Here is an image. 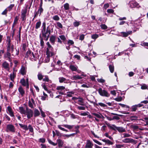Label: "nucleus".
<instances>
[{"instance_id": "a211bd4d", "label": "nucleus", "mask_w": 148, "mask_h": 148, "mask_svg": "<svg viewBox=\"0 0 148 148\" xmlns=\"http://www.w3.org/2000/svg\"><path fill=\"white\" fill-rule=\"evenodd\" d=\"M43 9L42 8V7H39V9L38 11L36 12L35 16H36V15H39V16H40L42 12H43Z\"/></svg>"}, {"instance_id": "39448f33", "label": "nucleus", "mask_w": 148, "mask_h": 148, "mask_svg": "<svg viewBox=\"0 0 148 148\" xmlns=\"http://www.w3.org/2000/svg\"><path fill=\"white\" fill-rule=\"evenodd\" d=\"M48 141L49 143L50 144L54 146L56 145L57 144H58V146L59 147H62L64 144V142H63V141L60 139H58L56 141L57 143H54L50 139H49Z\"/></svg>"}, {"instance_id": "f03ea898", "label": "nucleus", "mask_w": 148, "mask_h": 148, "mask_svg": "<svg viewBox=\"0 0 148 148\" xmlns=\"http://www.w3.org/2000/svg\"><path fill=\"white\" fill-rule=\"evenodd\" d=\"M28 5H26L25 8L23 9L21 11V18L22 21L25 22L27 18V10Z\"/></svg>"}, {"instance_id": "37998d69", "label": "nucleus", "mask_w": 148, "mask_h": 148, "mask_svg": "<svg viewBox=\"0 0 148 148\" xmlns=\"http://www.w3.org/2000/svg\"><path fill=\"white\" fill-rule=\"evenodd\" d=\"M16 76V75H14L12 74H10V78L11 80L13 82H14V79L15 77Z\"/></svg>"}, {"instance_id": "7c9ffc66", "label": "nucleus", "mask_w": 148, "mask_h": 148, "mask_svg": "<svg viewBox=\"0 0 148 148\" xmlns=\"http://www.w3.org/2000/svg\"><path fill=\"white\" fill-rule=\"evenodd\" d=\"M40 45L42 47V48H43V47H44V42L43 40V38L41 37L40 35Z\"/></svg>"}, {"instance_id": "20e7f679", "label": "nucleus", "mask_w": 148, "mask_h": 148, "mask_svg": "<svg viewBox=\"0 0 148 148\" xmlns=\"http://www.w3.org/2000/svg\"><path fill=\"white\" fill-rule=\"evenodd\" d=\"M9 38L8 40V43L7 44V51L6 53H10V52H11L12 53L14 50V46L13 45H11V40L10 39V37H7V38Z\"/></svg>"}, {"instance_id": "72a5a7b5", "label": "nucleus", "mask_w": 148, "mask_h": 148, "mask_svg": "<svg viewBox=\"0 0 148 148\" xmlns=\"http://www.w3.org/2000/svg\"><path fill=\"white\" fill-rule=\"evenodd\" d=\"M65 89V87L63 86H58L57 87L56 89L58 90H64Z\"/></svg>"}, {"instance_id": "de8ad7c7", "label": "nucleus", "mask_w": 148, "mask_h": 148, "mask_svg": "<svg viewBox=\"0 0 148 148\" xmlns=\"http://www.w3.org/2000/svg\"><path fill=\"white\" fill-rule=\"evenodd\" d=\"M49 79L48 78V77L46 75L45 76V78L43 79V81H46L48 82L49 81Z\"/></svg>"}, {"instance_id": "a19ab883", "label": "nucleus", "mask_w": 148, "mask_h": 148, "mask_svg": "<svg viewBox=\"0 0 148 148\" xmlns=\"http://www.w3.org/2000/svg\"><path fill=\"white\" fill-rule=\"evenodd\" d=\"M41 24V23L40 21L38 22L36 24L35 28L36 29H38L40 26Z\"/></svg>"}, {"instance_id": "603ef678", "label": "nucleus", "mask_w": 148, "mask_h": 148, "mask_svg": "<svg viewBox=\"0 0 148 148\" xmlns=\"http://www.w3.org/2000/svg\"><path fill=\"white\" fill-rule=\"evenodd\" d=\"M59 37L63 40L64 41L66 40V38L64 35H61L59 36Z\"/></svg>"}, {"instance_id": "79ce46f5", "label": "nucleus", "mask_w": 148, "mask_h": 148, "mask_svg": "<svg viewBox=\"0 0 148 148\" xmlns=\"http://www.w3.org/2000/svg\"><path fill=\"white\" fill-rule=\"evenodd\" d=\"M52 18L54 20L56 21H58L60 20L59 17L57 15L53 16Z\"/></svg>"}, {"instance_id": "aec40b11", "label": "nucleus", "mask_w": 148, "mask_h": 148, "mask_svg": "<svg viewBox=\"0 0 148 148\" xmlns=\"http://www.w3.org/2000/svg\"><path fill=\"white\" fill-rule=\"evenodd\" d=\"M117 130L121 133L125 132L126 131L125 129L123 127H118Z\"/></svg>"}, {"instance_id": "bb28decb", "label": "nucleus", "mask_w": 148, "mask_h": 148, "mask_svg": "<svg viewBox=\"0 0 148 148\" xmlns=\"http://www.w3.org/2000/svg\"><path fill=\"white\" fill-rule=\"evenodd\" d=\"M109 70L111 73H113L114 71V67L113 65H110L109 66Z\"/></svg>"}, {"instance_id": "c756f323", "label": "nucleus", "mask_w": 148, "mask_h": 148, "mask_svg": "<svg viewBox=\"0 0 148 148\" xmlns=\"http://www.w3.org/2000/svg\"><path fill=\"white\" fill-rule=\"evenodd\" d=\"M86 107L87 108V107L85 106H79L77 107V108L80 110H84L86 108Z\"/></svg>"}, {"instance_id": "4c0bfd02", "label": "nucleus", "mask_w": 148, "mask_h": 148, "mask_svg": "<svg viewBox=\"0 0 148 148\" xmlns=\"http://www.w3.org/2000/svg\"><path fill=\"white\" fill-rule=\"evenodd\" d=\"M138 117L136 116H132L130 117V120L131 121L136 120H137Z\"/></svg>"}, {"instance_id": "e433bc0d", "label": "nucleus", "mask_w": 148, "mask_h": 148, "mask_svg": "<svg viewBox=\"0 0 148 148\" xmlns=\"http://www.w3.org/2000/svg\"><path fill=\"white\" fill-rule=\"evenodd\" d=\"M14 6V4L10 5L8 7V11L10 12Z\"/></svg>"}, {"instance_id": "4d7b16f0", "label": "nucleus", "mask_w": 148, "mask_h": 148, "mask_svg": "<svg viewBox=\"0 0 148 148\" xmlns=\"http://www.w3.org/2000/svg\"><path fill=\"white\" fill-rule=\"evenodd\" d=\"M132 127L134 130H137L138 128V127L137 125H132Z\"/></svg>"}, {"instance_id": "f257e3e1", "label": "nucleus", "mask_w": 148, "mask_h": 148, "mask_svg": "<svg viewBox=\"0 0 148 148\" xmlns=\"http://www.w3.org/2000/svg\"><path fill=\"white\" fill-rule=\"evenodd\" d=\"M43 28L42 30V35L43 37L47 38L46 40H47L49 37L51 33V29L49 26H48L46 29L45 23H43Z\"/></svg>"}, {"instance_id": "9d476101", "label": "nucleus", "mask_w": 148, "mask_h": 148, "mask_svg": "<svg viewBox=\"0 0 148 148\" xmlns=\"http://www.w3.org/2000/svg\"><path fill=\"white\" fill-rule=\"evenodd\" d=\"M108 127L110 129H111L114 131H116L117 130L118 127H116L114 125H110V124H107Z\"/></svg>"}, {"instance_id": "473e14b6", "label": "nucleus", "mask_w": 148, "mask_h": 148, "mask_svg": "<svg viewBox=\"0 0 148 148\" xmlns=\"http://www.w3.org/2000/svg\"><path fill=\"white\" fill-rule=\"evenodd\" d=\"M138 4L137 2L135 1H133L131 3V6H132V7H135L137 6Z\"/></svg>"}, {"instance_id": "f8f14e48", "label": "nucleus", "mask_w": 148, "mask_h": 148, "mask_svg": "<svg viewBox=\"0 0 148 148\" xmlns=\"http://www.w3.org/2000/svg\"><path fill=\"white\" fill-rule=\"evenodd\" d=\"M26 71L25 70V67L24 66H22L20 71L19 73L22 75H25L26 73Z\"/></svg>"}, {"instance_id": "c03bdc74", "label": "nucleus", "mask_w": 148, "mask_h": 148, "mask_svg": "<svg viewBox=\"0 0 148 148\" xmlns=\"http://www.w3.org/2000/svg\"><path fill=\"white\" fill-rule=\"evenodd\" d=\"M137 107L136 105H135V106H132V108H131V109H132L131 111H135L137 109Z\"/></svg>"}, {"instance_id": "774afa93", "label": "nucleus", "mask_w": 148, "mask_h": 148, "mask_svg": "<svg viewBox=\"0 0 148 148\" xmlns=\"http://www.w3.org/2000/svg\"><path fill=\"white\" fill-rule=\"evenodd\" d=\"M78 98V99H79L78 100V102H79L81 103H84V102L83 101V99L82 98Z\"/></svg>"}, {"instance_id": "dca6fc26", "label": "nucleus", "mask_w": 148, "mask_h": 148, "mask_svg": "<svg viewBox=\"0 0 148 148\" xmlns=\"http://www.w3.org/2000/svg\"><path fill=\"white\" fill-rule=\"evenodd\" d=\"M93 145V144L92 143L90 140H88L87 141L86 144L85 146V147L87 148H91Z\"/></svg>"}, {"instance_id": "a878e982", "label": "nucleus", "mask_w": 148, "mask_h": 148, "mask_svg": "<svg viewBox=\"0 0 148 148\" xmlns=\"http://www.w3.org/2000/svg\"><path fill=\"white\" fill-rule=\"evenodd\" d=\"M33 115V112L31 110H28V119L32 117Z\"/></svg>"}, {"instance_id": "5701e85b", "label": "nucleus", "mask_w": 148, "mask_h": 148, "mask_svg": "<svg viewBox=\"0 0 148 148\" xmlns=\"http://www.w3.org/2000/svg\"><path fill=\"white\" fill-rule=\"evenodd\" d=\"M55 38L56 37L53 35H52L51 36L50 38V41L51 43L53 44H54L55 42Z\"/></svg>"}, {"instance_id": "f3484780", "label": "nucleus", "mask_w": 148, "mask_h": 148, "mask_svg": "<svg viewBox=\"0 0 148 148\" xmlns=\"http://www.w3.org/2000/svg\"><path fill=\"white\" fill-rule=\"evenodd\" d=\"M69 68L71 69L72 71H77L78 68V67L74 65H71L69 66Z\"/></svg>"}, {"instance_id": "864d4df0", "label": "nucleus", "mask_w": 148, "mask_h": 148, "mask_svg": "<svg viewBox=\"0 0 148 148\" xmlns=\"http://www.w3.org/2000/svg\"><path fill=\"white\" fill-rule=\"evenodd\" d=\"M57 26L60 28H62L63 27L61 23L59 22L57 23Z\"/></svg>"}, {"instance_id": "3c124183", "label": "nucleus", "mask_w": 148, "mask_h": 148, "mask_svg": "<svg viewBox=\"0 0 148 148\" xmlns=\"http://www.w3.org/2000/svg\"><path fill=\"white\" fill-rule=\"evenodd\" d=\"M53 50V48L51 45H49L48 47V48H47V52L49 51V50Z\"/></svg>"}, {"instance_id": "9b49d317", "label": "nucleus", "mask_w": 148, "mask_h": 148, "mask_svg": "<svg viewBox=\"0 0 148 148\" xmlns=\"http://www.w3.org/2000/svg\"><path fill=\"white\" fill-rule=\"evenodd\" d=\"M18 91L22 97L24 96L25 94V91L21 86H20L18 88Z\"/></svg>"}, {"instance_id": "6e6d98bb", "label": "nucleus", "mask_w": 148, "mask_h": 148, "mask_svg": "<svg viewBox=\"0 0 148 148\" xmlns=\"http://www.w3.org/2000/svg\"><path fill=\"white\" fill-rule=\"evenodd\" d=\"M14 67H15V68L17 67V66L18 63V62L17 60H14Z\"/></svg>"}, {"instance_id": "680f3d73", "label": "nucleus", "mask_w": 148, "mask_h": 148, "mask_svg": "<svg viewBox=\"0 0 148 148\" xmlns=\"http://www.w3.org/2000/svg\"><path fill=\"white\" fill-rule=\"evenodd\" d=\"M84 34L81 35L79 37V39L81 40H83L84 38Z\"/></svg>"}, {"instance_id": "ddd939ff", "label": "nucleus", "mask_w": 148, "mask_h": 148, "mask_svg": "<svg viewBox=\"0 0 148 148\" xmlns=\"http://www.w3.org/2000/svg\"><path fill=\"white\" fill-rule=\"evenodd\" d=\"M8 110L9 112V114L11 117L14 116V112H13L12 108L10 106H8L7 107Z\"/></svg>"}, {"instance_id": "09e8293b", "label": "nucleus", "mask_w": 148, "mask_h": 148, "mask_svg": "<svg viewBox=\"0 0 148 148\" xmlns=\"http://www.w3.org/2000/svg\"><path fill=\"white\" fill-rule=\"evenodd\" d=\"M101 27L102 29H107L108 27L105 24H102L101 25Z\"/></svg>"}, {"instance_id": "393cba45", "label": "nucleus", "mask_w": 148, "mask_h": 148, "mask_svg": "<svg viewBox=\"0 0 148 148\" xmlns=\"http://www.w3.org/2000/svg\"><path fill=\"white\" fill-rule=\"evenodd\" d=\"M92 114L99 118H101V117H103L102 115L100 114H99L95 113H92Z\"/></svg>"}, {"instance_id": "7ed1b4c3", "label": "nucleus", "mask_w": 148, "mask_h": 148, "mask_svg": "<svg viewBox=\"0 0 148 148\" xmlns=\"http://www.w3.org/2000/svg\"><path fill=\"white\" fill-rule=\"evenodd\" d=\"M23 106L19 108V112L22 114L26 115L28 117V107L25 103L24 104Z\"/></svg>"}, {"instance_id": "412c9836", "label": "nucleus", "mask_w": 148, "mask_h": 148, "mask_svg": "<svg viewBox=\"0 0 148 148\" xmlns=\"http://www.w3.org/2000/svg\"><path fill=\"white\" fill-rule=\"evenodd\" d=\"M90 102L92 103H93L94 105H95L97 106H98V105H99L100 106L103 107H105L107 106L106 105L102 103H95V102H94L93 101H91Z\"/></svg>"}, {"instance_id": "58836bf2", "label": "nucleus", "mask_w": 148, "mask_h": 148, "mask_svg": "<svg viewBox=\"0 0 148 148\" xmlns=\"http://www.w3.org/2000/svg\"><path fill=\"white\" fill-rule=\"evenodd\" d=\"M27 46L25 43H23L22 45V50L23 51L25 52L27 49Z\"/></svg>"}, {"instance_id": "052dcab7", "label": "nucleus", "mask_w": 148, "mask_h": 148, "mask_svg": "<svg viewBox=\"0 0 148 148\" xmlns=\"http://www.w3.org/2000/svg\"><path fill=\"white\" fill-rule=\"evenodd\" d=\"M74 26L75 27H77L79 25V22H75L73 23Z\"/></svg>"}, {"instance_id": "ea45409f", "label": "nucleus", "mask_w": 148, "mask_h": 148, "mask_svg": "<svg viewBox=\"0 0 148 148\" xmlns=\"http://www.w3.org/2000/svg\"><path fill=\"white\" fill-rule=\"evenodd\" d=\"M99 37L98 35L97 34H94L92 35L91 36V38L93 39H94L95 40L97 38Z\"/></svg>"}, {"instance_id": "4be33fe9", "label": "nucleus", "mask_w": 148, "mask_h": 148, "mask_svg": "<svg viewBox=\"0 0 148 148\" xmlns=\"http://www.w3.org/2000/svg\"><path fill=\"white\" fill-rule=\"evenodd\" d=\"M23 130H28V127L27 125H23L22 124H19Z\"/></svg>"}, {"instance_id": "8fccbe9b", "label": "nucleus", "mask_w": 148, "mask_h": 148, "mask_svg": "<svg viewBox=\"0 0 148 148\" xmlns=\"http://www.w3.org/2000/svg\"><path fill=\"white\" fill-rule=\"evenodd\" d=\"M119 104L123 108H129L128 106L126 105L122 104L121 103H119Z\"/></svg>"}, {"instance_id": "b1692460", "label": "nucleus", "mask_w": 148, "mask_h": 148, "mask_svg": "<svg viewBox=\"0 0 148 148\" xmlns=\"http://www.w3.org/2000/svg\"><path fill=\"white\" fill-rule=\"evenodd\" d=\"M40 114L39 111L36 109H35L34 111V116L35 117L38 116Z\"/></svg>"}, {"instance_id": "f704fd0d", "label": "nucleus", "mask_w": 148, "mask_h": 148, "mask_svg": "<svg viewBox=\"0 0 148 148\" xmlns=\"http://www.w3.org/2000/svg\"><path fill=\"white\" fill-rule=\"evenodd\" d=\"M38 78L39 80H41L43 78V76L42 75L41 73H39L38 75Z\"/></svg>"}, {"instance_id": "423d86ee", "label": "nucleus", "mask_w": 148, "mask_h": 148, "mask_svg": "<svg viewBox=\"0 0 148 148\" xmlns=\"http://www.w3.org/2000/svg\"><path fill=\"white\" fill-rule=\"evenodd\" d=\"M98 91L100 95L102 96L108 97L110 96V94L108 92L104 90H102L101 88H99Z\"/></svg>"}, {"instance_id": "13d9d810", "label": "nucleus", "mask_w": 148, "mask_h": 148, "mask_svg": "<svg viewBox=\"0 0 148 148\" xmlns=\"http://www.w3.org/2000/svg\"><path fill=\"white\" fill-rule=\"evenodd\" d=\"M108 13H113L114 12V10L112 9H108L107 10Z\"/></svg>"}, {"instance_id": "e2e57ef3", "label": "nucleus", "mask_w": 148, "mask_h": 148, "mask_svg": "<svg viewBox=\"0 0 148 148\" xmlns=\"http://www.w3.org/2000/svg\"><path fill=\"white\" fill-rule=\"evenodd\" d=\"M28 129H29L30 132H33V129L32 127L30 125L28 126Z\"/></svg>"}, {"instance_id": "0e129e2a", "label": "nucleus", "mask_w": 148, "mask_h": 148, "mask_svg": "<svg viewBox=\"0 0 148 148\" xmlns=\"http://www.w3.org/2000/svg\"><path fill=\"white\" fill-rule=\"evenodd\" d=\"M114 100L117 101H121L122 100V98L121 97L116 98H115Z\"/></svg>"}, {"instance_id": "2eb2a0df", "label": "nucleus", "mask_w": 148, "mask_h": 148, "mask_svg": "<svg viewBox=\"0 0 148 148\" xmlns=\"http://www.w3.org/2000/svg\"><path fill=\"white\" fill-rule=\"evenodd\" d=\"M82 77L78 75H76L71 77V79L74 80H78L81 79Z\"/></svg>"}, {"instance_id": "a18cd8bd", "label": "nucleus", "mask_w": 148, "mask_h": 148, "mask_svg": "<svg viewBox=\"0 0 148 148\" xmlns=\"http://www.w3.org/2000/svg\"><path fill=\"white\" fill-rule=\"evenodd\" d=\"M121 34L123 35V37H127L130 34L128 33L122 32L121 33Z\"/></svg>"}, {"instance_id": "1a4fd4ad", "label": "nucleus", "mask_w": 148, "mask_h": 148, "mask_svg": "<svg viewBox=\"0 0 148 148\" xmlns=\"http://www.w3.org/2000/svg\"><path fill=\"white\" fill-rule=\"evenodd\" d=\"M122 141L125 143H133L134 141V140L130 138H125L122 140Z\"/></svg>"}, {"instance_id": "c85d7f7f", "label": "nucleus", "mask_w": 148, "mask_h": 148, "mask_svg": "<svg viewBox=\"0 0 148 148\" xmlns=\"http://www.w3.org/2000/svg\"><path fill=\"white\" fill-rule=\"evenodd\" d=\"M62 126H63L64 127L67 128L69 129H72L73 128V125H67V124L63 125H62Z\"/></svg>"}, {"instance_id": "5fc2aeb1", "label": "nucleus", "mask_w": 148, "mask_h": 148, "mask_svg": "<svg viewBox=\"0 0 148 148\" xmlns=\"http://www.w3.org/2000/svg\"><path fill=\"white\" fill-rule=\"evenodd\" d=\"M123 138H124L129 137L131 136L130 134L127 133H124L123 134Z\"/></svg>"}, {"instance_id": "bf43d9fd", "label": "nucleus", "mask_w": 148, "mask_h": 148, "mask_svg": "<svg viewBox=\"0 0 148 148\" xmlns=\"http://www.w3.org/2000/svg\"><path fill=\"white\" fill-rule=\"evenodd\" d=\"M97 80L99 82L101 83H104L105 82V80L102 79H97Z\"/></svg>"}, {"instance_id": "69168bd1", "label": "nucleus", "mask_w": 148, "mask_h": 148, "mask_svg": "<svg viewBox=\"0 0 148 148\" xmlns=\"http://www.w3.org/2000/svg\"><path fill=\"white\" fill-rule=\"evenodd\" d=\"M116 147L117 148H121L123 147V145H116Z\"/></svg>"}, {"instance_id": "2f4dec72", "label": "nucleus", "mask_w": 148, "mask_h": 148, "mask_svg": "<svg viewBox=\"0 0 148 148\" xmlns=\"http://www.w3.org/2000/svg\"><path fill=\"white\" fill-rule=\"evenodd\" d=\"M64 7L65 10H68L69 9V4L68 3H65L64 5Z\"/></svg>"}, {"instance_id": "c9c22d12", "label": "nucleus", "mask_w": 148, "mask_h": 148, "mask_svg": "<svg viewBox=\"0 0 148 148\" xmlns=\"http://www.w3.org/2000/svg\"><path fill=\"white\" fill-rule=\"evenodd\" d=\"M59 79L60 83H62L66 80V78L62 77H59Z\"/></svg>"}, {"instance_id": "49530a36", "label": "nucleus", "mask_w": 148, "mask_h": 148, "mask_svg": "<svg viewBox=\"0 0 148 148\" xmlns=\"http://www.w3.org/2000/svg\"><path fill=\"white\" fill-rule=\"evenodd\" d=\"M6 55L7 56V58L9 61L10 62L11 60V59L10 58L11 56V53H6Z\"/></svg>"}, {"instance_id": "cd10ccee", "label": "nucleus", "mask_w": 148, "mask_h": 148, "mask_svg": "<svg viewBox=\"0 0 148 148\" xmlns=\"http://www.w3.org/2000/svg\"><path fill=\"white\" fill-rule=\"evenodd\" d=\"M101 140L110 145H112L113 144V143L109 140L103 139Z\"/></svg>"}, {"instance_id": "4468645a", "label": "nucleus", "mask_w": 148, "mask_h": 148, "mask_svg": "<svg viewBox=\"0 0 148 148\" xmlns=\"http://www.w3.org/2000/svg\"><path fill=\"white\" fill-rule=\"evenodd\" d=\"M19 18V16H16L14 18V22L12 26V29H13L14 26L17 24Z\"/></svg>"}, {"instance_id": "0eeeda50", "label": "nucleus", "mask_w": 148, "mask_h": 148, "mask_svg": "<svg viewBox=\"0 0 148 148\" xmlns=\"http://www.w3.org/2000/svg\"><path fill=\"white\" fill-rule=\"evenodd\" d=\"M6 131H10L12 133H14L15 131V129L14 126L12 124H8L6 126Z\"/></svg>"}, {"instance_id": "6e6552de", "label": "nucleus", "mask_w": 148, "mask_h": 148, "mask_svg": "<svg viewBox=\"0 0 148 148\" xmlns=\"http://www.w3.org/2000/svg\"><path fill=\"white\" fill-rule=\"evenodd\" d=\"M20 83L23 86H26V88H28V78L25 80L24 78L21 79L20 81Z\"/></svg>"}, {"instance_id": "338daca9", "label": "nucleus", "mask_w": 148, "mask_h": 148, "mask_svg": "<svg viewBox=\"0 0 148 148\" xmlns=\"http://www.w3.org/2000/svg\"><path fill=\"white\" fill-rule=\"evenodd\" d=\"M17 71V70L16 69L15 67H13V72H12V74H13L14 75H16V72Z\"/></svg>"}, {"instance_id": "6ab92c4d", "label": "nucleus", "mask_w": 148, "mask_h": 148, "mask_svg": "<svg viewBox=\"0 0 148 148\" xmlns=\"http://www.w3.org/2000/svg\"><path fill=\"white\" fill-rule=\"evenodd\" d=\"M2 66L4 69H7L9 66V64L6 61H5L2 64Z\"/></svg>"}]
</instances>
